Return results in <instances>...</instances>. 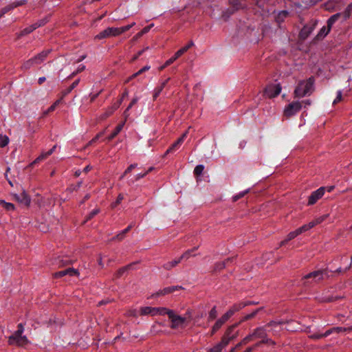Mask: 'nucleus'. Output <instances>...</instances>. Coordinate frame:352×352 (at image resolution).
Returning a JSON list of instances; mask_svg holds the SVG:
<instances>
[{"instance_id":"f257e3e1","label":"nucleus","mask_w":352,"mask_h":352,"mask_svg":"<svg viewBox=\"0 0 352 352\" xmlns=\"http://www.w3.org/2000/svg\"><path fill=\"white\" fill-rule=\"evenodd\" d=\"M314 77L300 81L294 90L295 96L302 98L306 95H310L314 90Z\"/></svg>"},{"instance_id":"f03ea898","label":"nucleus","mask_w":352,"mask_h":352,"mask_svg":"<svg viewBox=\"0 0 352 352\" xmlns=\"http://www.w3.org/2000/svg\"><path fill=\"white\" fill-rule=\"evenodd\" d=\"M17 328V330L9 337L8 344L10 345L23 346L28 344V340L25 336H23V333L24 331L23 324L22 323H19Z\"/></svg>"},{"instance_id":"7ed1b4c3","label":"nucleus","mask_w":352,"mask_h":352,"mask_svg":"<svg viewBox=\"0 0 352 352\" xmlns=\"http://www.w3.org/2000/svg\"><path fill=\"white\" fill-rule=\"evenodd\" d=\"M170 320V327L172 329H184L187 326V318L175 314L173 309H168L166 314Z\"/></svg>"},{"instance_id":"20e7f679","label":"nucleus","mask_w":352,"mask_h":352,"mask_svg":"<svg viewBox=\"0 0 352 352\" xmlns=\"http://www.w3.org/2000/svg\"><path fill=\"white\" fill-rule=\"evenodd\" d=\"M169 309L166 307H142L140 309V316H164L167 314Z\"/></svg>"},{"instance_id":"39448f33","label":"nucleus","mask_w":352,"mask_h":352,"mask_svg":"<svg viewBox=\"0 0 352 352\" xmlns=\"http://www.w3.org/2000/svg\"><path fill=\"white\" fill-rule=\"evenodd\" d=\"M326 275H327L326 270H317L306 274L304 279L307 280L305 283H318Z\"/></svg>"},{"instance_id":"423d86ee","label":"nucleus","mask_w":352,"mask_h":352,"mask_svg":"<svg viewBox=\"0 0 352 352\" xmlns=\"http://www.w3.org/2000/svg\"><path fill=\"white\" fill-rule=\"evenodd\" d=\"M302 103L299 101H295L287 104L284 109V115L289 118L294 116L300 111Z\"/></svg>"},{"instance_id":"0eeeda50","label":"nucleus","mask_w":352,"mask_h":352,"mask_svg":"<svg viewBox=\"0 0 352 352\" xmlns=\"http://www.w3.org/2000/svg\"><path fill=\"white\" fill-rule=\"evenodd\" d=\"M118 28L109 27L100 32L95 36V39L101 40L111 36H119Z\"/></svg>"},{"instance_id":"6e6552de","label":"nucleus","mask_w":352,"mask_h":352,"mask_svg":"<svg viewBox=\"0 0 352 352\" xmlns=\"http://www.w3.org/2000/svg\"><path fill=\"white\" fill-rule=\"evenodd\" d=\"M282 87L279 83L269 85L265 89V94L270 98H275L281 91Z\"/></svg>"},{"instance_id":"1a4fd4ad","label":"nucleus","mask_w":352,"mask_h":352,"mask_svg":"<svg viewBox=\"0 0 352 352\" xmlns=\"http://www.w3.org/2000/svg\"><path fill=\"white\" fill-rule=\"evenodd\" d=\"M325 192L324 187H320L316 190L311 192L308 198V206H312L315 204L322 197Z\"/></svg>"},{"instance_id":"9d476101","label":"nucleus","mask_w":352,"mask_h":352,"mask_svg":"<svg viewBox=\"0 0 352 352\" xmlns=\"http://www.w3.org/2000/svg\"><path fill=\"white\" fill-rule=\"evenodd\" d=\"M284 323L283 321H271L266 324L267 331L272 332L273 335L278 334L281 330V325Z\"/></svg>"},{"instance_id":"9b49d317","label":"nucleus","mask_w":352,"mask_h":352,"mask_svg":"<svg viewBox=\"0 0 352 352\" xmlns=\"http://www.w3.org/2000/svg\"><path fill=\"white\" fill-rule=\"evenodd\" d=\"M15 200H16L19 203L23 204L26 206H29L31 202V199L30 196L25 192V190H23V192L19 194H14L13 195Z\"/></svg>"},{"instance_id":"f8f14e48","label":"nucleus","mask_w":352,"mask_h":352,"mask_svg":"<svg viewBox=\"0 0 352 352\" xmlns=\"http://www.w3.org/2000/svg\"><path fill=\"white\" fill-rule=\"evenodd\" d=\"M234 327H230L227 330L226 335L221 338V342L218 343L219 345L221 346L223 349L225 348L232 339H234V336H230V333L234 329Z\"/></svg>"},{"instance_id":"ddd939ff","label":"nucleus","mask_w":352,"mask_h":352,"mask_svg":"<svg viewBox=\"0 0 352 352\" xmlns=\"http://www.w3.org/2000/svg\"><path fill=\"white\" fill-rule=\"evenodd\" d=\"M187 133L188 132H185L184 133H183V135L177 139V140L176 142H175L168 149H167V151H166V155H167L168 153H173L175 151H176L177 149H178V148L182 145V144L184 142V139L186 138V135H187Z\"/></svg>"},{"instance_id":"4468645a","label":"nucleus","mask_w":352,"mask_h":352,"mask_svg":"<svg viewBox=\"0 0 352 352\" xmlns=\"http://www.w3.org/2000/svg\"><path fill=\"white\" fill-rule=\"evenodd\" d=\"M51 50H45L34 56L33 57L34 63H36V65L41 64L47 58Z\"/></svg>"},{"instance_id":"2eb2a0df","label":"nucleus","mask_w":352,"mask_h":352,"mask_svg":"<svg viewBox=\"0 0 352 352\" xmlns=\"http://www.w3.org/2000/svg\"><path fill=\"white\" fill-rule=\"evenodd\" d=\"M179 289H184L183 287L179 286V285L167 287L164 288L163 289L159 290L156 293L155 295L157 296H164V295H166L168 294H171V293H173L175 291L179 290Z\"/></svg>"},{"instance_id":"dca6fc26","label":"nucleus","mask_w":352,"mask_h":352,"mask_svg":"<svg viewBox=\"0 0 352 352\" xmlns=\"http://www.w3.org/2000/svg\"><path fill=\"white\" fill-rule=\"evenodd\" d=\"M267 329L266 325L263 327H257L253 331V336L254 338H261L263 340L267 336Z\"/></svg>"},{"instance_id":"f3484780","label":"nucleus","mask_w":352,"mask_h":352,"mask_svg":"<svg viewBox=\"0 0 352 352\" xmlns=\"http://www.w3.org/2000/svg\"><path fill=\"white\" fill-rule=\"evenodd\" d=\"M120 105V102H115L111 107H108L104 113L101 115L100 119L104 120L107 118L109 117L113 113V112L119 108Z\"/></svg>"},{"instance_id":"a211bd4d","label":"nucleus","mask_w":352,"mask_h":352,"mask_svg":"<svg viewBox=\"0 0 352 352\" xmlns=\"http://www.w3.org/2000/svg\"><path fill=\"white\" fill-rule=\"evenodd\" d=\"M169 80L170 78H168L163 80L159 86L155 88L153 96L154 100H155L160 96V94H161V92L162 91V90L164 89Z\"/></svg>"},{"instance_id":"6ab92c4d","label":"nucleus","mask_w":352,"mask_h":352,"mask_svg":"<svg viewBox=\"0 0 352 352\" xmlns=\"http://www.w3.org/2000/svg\"><path fill=\"white\" fill-rule=\"evenodd\" d=\"M249 303H244V302H239L237 303L234 304L229 309L228 311L232 313V315L233 316L234 313L240 311L241 309H243L246 306H248Z\"/></svg>"},{"instance_id":"aec40b11","label":"nucleus","mask_w":352,"mask_h":352,"mask_svg":"<svg viewBox=\"0 0 352 352\" xmlns=\"http://www.w3.org/2000/svg\"><path fill=\"white\" fill-rule=\"evenodd\" d=\"M339 19H341L342 22H344V21H343V15L341 12H339V13H336L333 15H332L327 21V25H329V26H332L336 21H337Z\"/></svg>"},{"instance_id":"412c9836","label":"nucleus","mask_w":352,"mask_h":352,"mask_svg":"<svg viewBox=\"0 0 352 352\" xmlns=\"http://www.w3.org/2000/svg\"><path fill=\"white\" fill-rule=\"evenodd\" d=\"M125 124V121L119 124L115 129V130L107 137L109 141L112 140L123 129Z\"/></svg>"},{"instance_id":"4be33fe9","label":"nucleus","mask_w":352,"mask_h":352,"mask_svg":"<svg viewBox=\"0 0 352 352\" xmlns=\"http://www.w3.org/2000/svg\"><path fill=\"white\" fill-rule=\"evenodd\" d=\"M181 262V258H178L171 261H168L163 265L164 269L170 270L172 268L177 266Z\"/></svg>"},{"instance_id":"5701e85b","label":"nucleus","mask_w":352,"mask_h":352,"mask_svg":"<svg viewBox=\"0 0 352 352\" xmlns=\"http://www.w3.org/2000/svg\"><path fill=\"white\" fill-rule=\"evenodd\" d=\"M133 223H131L129 226H128L127 228L118 234L115 237H113V239H118L119 241L122 240L124 238L125 234L133 228Z\"/></svg>"},{"instance_id":"b1692460","label":"nucleus","mask_w":352,"mask_h":352,"mask_svg":"<svg viewBox=\"0 0 352 352\" xmlns=\"http://www.w3.org/2000/svg\"><path fill=\"white\" fill-rule=\"evenodd\" d=\"M194 45L193 41H190L186 45L182 47L180 50L175 52L176 56L180 57L182 54L186 52L190 47Z\"/></svg>"},{"instance_id":"393cba45","label":"nucleus","mask_w":352,"mask_h":352,"mask_svg":"<svg viewBox=\"0 0 352 352\" xmlns=\"http://www.w3.org/2000/svg\"><path fill=\"white\" fill-rule=\"evenodd\" d=\"M331 28V27L329 26V25H327V27L323 26L320 29V30L318 32V34H317V38H322L324 36H326L329 34V32H330Z\"/></svg>"},{"instance_id":"a878e982","label":"nucleus","mask_w":352,"mask_h":352,"mask_svg":"<svg viewBox=\"0 0 352 352\" xmlns=\"http://www.w3.org/2000/svg\"><path fill=\"white\" fill-rule=\"evenodd\" d=\"M80 79L76 80L72 84L65 90L62 91L63 97H65L68 94H69L74 88H76L79 84Z\"/></svg>"},{"instance_id":"bb28decb","label":"nucleus","mask_w":352,"mask_h":352,"mask_svg":"<svg viewBox=\"0 0 352 352\" xmlns=\"http://www.w3.org/2000/svg\"><path fill=\"white\" fill-rule=\"evenodd\" d=\"M233 258H229L224 261L217 262L214 265V270L219 271L226 267V263L229 261H232Z\"/></svg>"},{"instance_id":"cd10ccee","label":"nucleus","mask_w":352,"mask_h":352,"mask_svg":"<svg viewBox=\"0 0 352 352\" xmlns=\"http://www.w3.org/2000/svg\"><path fill=\"white\" fill-rule=\"evenodd\" d=\"M313 29L314 28L309 27L308 25L304 26L300 32V36L303 38H307L309 36V34L312 32Z\"/></svg>"},{"instance_id":"c85d7f7f","label":"nucleus","mask_w":352,"mask_h":352,"mask_svg":"<svg viewBox=\"0 0 352 352\" xmlns=\"http://www.w3.org/2000/svg\"><path fill=\"white\" fill-rule=\"evenodd\" d=\"M289 13L286 10L280 11L276 16V21L280 23L288 16Z\"/></svg>"},{"instance_id":"c756f323","label":"nucleus","mask_w":352,"mask_h":352,"mask_svg":"<svg viewBox=\"0 0 352 352\" xmlns=\"http://www.w3.org/2000/svg\"><path fill=\"white\" fill-rule=\"evenodd\" d=\"M35 27L33 24L30 25V26L24 28L23 30L21 31V32L19 34V37L25 36L31 32H32L34 30H35Z\"/></svg>"},{"instance_id":"7c9ffc66","label":"nucleus","mask_w":352,"mask_h":352,"mask_svg":"<svg viewBox=\"0 0 352 352\" xmlns=\"http://www.w3.org/2000/svg\"><path fill=\"white\" fill-rule=\"evenodd\" d=\"M352 12V3L348 5L346 8L344 10L343 12H341L343 15V21H346L351 15Z\"/></svg>"},{"instance_id":"2f4dec72","label":"nucleus","mask_w":352,"mask_h":352,"mask_svg":"<svg viewBox=\"0 0 352 352\" xmlns=\"http://www.w3.org/2000/svg\"><path fill=\"white\" fill-rule=\"evenodd\" d=\"M36 65V63H34V60L33 57L30 58L29 60L25 61L22 65V68L24 69H29L32 67Z\"/></svg>"},{"instance_id":"473e14b6","label":"nucleus","mask_w":352,"mask_h":352,"mask_svg":"<svg viewBox=\"0 0 352 352\" xmlns=\"http://www.w3.org/2000/svg\"><path fill=\"white\" fill-rule=\"evenodd\" d=\"M314 228L313 227V223H311V221L307 223V224H305L303 225L302 226L298 228L297 230V231L298 232L299 234L306 232V231H308L309 230H310L311 228Z\"/></svg>"},{"instance_id":"72a5a7b5","label":"nucleus","mask_w":352,"mask_h":352,"mask_svg":"<svg viewBox=\"0 0 352 352\" xmlns=\"http://www.w3.org/2000/svg\"><path fill=\"white\" fill-rule=\"evenodd\" d=\"M328 217H329V214H324L322 216L318 217L316 218L315 219L312 220L311 221V223H313V227L323 222Z\"/></svg>"},{"instance_id":"f704fd0d","label":"nucleus","mask_w":352,"mask_h":352,"mask_svg":"<svg viewBox=\"0 0 352 352\" xmlns=\"http://www.w3.org/2000/svg\"><path fill=\"white\" fill-rule=\"evenodd\" d=\"M50 155H47V152L42 153L38 157H36L31 164L30 166H32L34 164L38 163L41 161L46 159Z\"/></svg>"},{"instance_id":"c9c22d12","label":"nucleus","mask_w":352,"mask_h":352,"mask_svg":"<svg viewBox=\"0 0 352 352\" xmlns=\"http://www.w3.org/2000/svg\"><path fill=\"white\" fill-rule=\"evenodd\" d=\"M197 249V247H195L192 249L188 250L187 251H186L184 253H183L182 254V256L179 257V258H181V261L182 259H188L191 256L192 252L195 251Z\"/></svg>"},{"instance_id":"e433bc0d","label":"nucleus","mask_w":352,"mask_h":352,"mask_svg":"<svg viewBox=\"0 0 352 352\" xmlns=\"http://www.w3.org/2000/svg\"><path fill=\"white\" fill-rule=\"evenodd\" d=\"M135 25V22H133L131 23V24L129 25H125V26H122V27H120V28H118V30H119L118 32H119V35L122 34V33L129 30L131 28H133V26Z\"/></svg>"},{"instance_id":"4c0bfd02","label":"nucleus","mask_w":352,"mask_h":352,"mask_svg":"<svg viewBox=\"0 0 352 352\" xmlns=\"http://www.w3.org/2000/svg\"><path fill=\"white\" fill-rule=\"evenodd\" d=\"M9 138L6 135H0V147L3 148L9 143Z\"/></svg>"},{"instance_id":"58836bf2","label":"nucleus","mask_w":352,"mask_h":352,"mask_svg":"<svg viewBox=\"0 0 352 352\" xmlns=\"http://www.w3.org/2000/svg\"><path fill=\"white\" fill-rule=\"evenodd\" d=\"M131 265H128L126 266L120 268L116 272V277L120 278V276H122L126 271H128L131 268Z\"/></svg>"},{"instance_id":"ea45409f","label":"nucleus","mask_w":352,"mask_h":352,"mask_svg":"<svg viewBox=\"0 0 352 352\" xmlns=\"http://www.w3.org/2000/svg\"><path fill=\"white\" fill-rule=\"evenodd\" d=\"M25 1L23 0L22 1H20V2H16V3H14V6H8V7H6V8H3L2 10H1V16L3 14H4L5 13H6L7 12H8L9 10H10L11 9H12L14 7H16V6L23 5L25 3Z\"/></svg>"},{"instance_id":"a19ab883","label":"nucleus","mask_w":352,"mask_h":352,"mask_svg":"<svg viewBox=\"0 0 352 352\" xmlns=\"http://www.w3.org/2000/svg\"><path fill=\"white\" fill-rule=\"evenodd\" d=\"M261 309H256L255 311H254L253 312H252L251 314H247L245 315L241 320V322H244V321H246V320H248L250 319H252L254 317H255V316L258 314V312L260 311Z\"/></svg>"},{"instance_id":"79ce46f5","label":"nucleus","mask_w":352,"mask_h":352,"mask_svg":"<svg viewBox=\"0 0 352 352\" xmlns=\"http://www.w3.org/2000/svg\"><path fill=\"white\" fill-rule=\"evenodd\" d=\"M217 316V311L216 306H214L208 314V320H212L216 318Z\"/></svg>"},{"instance_id":"37998d69","label":"nucleus","mask_w":352,"mask_h":352,"mask_svg":"<svg viewBox=\"0 0 352 352\" xmlns=\"http://www.w3.org/2000/svg\"><path fill=\"white\" fill-rule=\"evenodd\" d=\"M138 166V164H131L123 173V174L120 177V179H122L128 173H131L133 169Z\"/></svg>"},{"instance_id":"c03bdc74","label":"nucleus","mask_w":352,"mask_h":352,"mask_svg":"<svg viewBox=\"0 0 352 352\" xmlns=\"http://www.w3.org/2000/svg\"><path fill=\"white\" fill-rule=\"evenodd\" d=\"M153 25L154 24L151 23V25L144 27L139 33H138L137 36L140 37L144 34H146L150 31L151 28H153Z\"/></svg>"},{"instance_id":"a18cd8bd","label":"nucleus","mask_w":352,"mask_h":352,"mask_svg":"<svg viewBox=\"0 0 352 352\" xmlns=\"http://www.w3.org/2000/svg\"><path fill=\"white\" fill-rule=\"evenodd\" d=\"M204 170V166L202 164H199L196 166V167L194 169V174L195 175L199 176L202 174L203 171Z\"/></svg>"},{"instance_id":"49530a36","label":"nucleus","mask_w":352,"mask_h":352,"mask_svg":"<svg viewBox=\"0 0 352 352\" xmlns=\"http://www.w3.org/2000/svg\"><path fill=\"white\" fill-rule=\"evenodd\" d=\"M138 98H133L131 103L129 104V105L128 106V107L126 108V109L125 110V111L124 112V116H125V118H126L128 116H129V114H128V111L132 108V107L137 102H138Z\"/></svg>"},{"instance_id":"de8ad7c7","label":"nucleus","mask_w":352,"mask_h":352,"mask_svg":"<svg viewBox=\"0 0 352 352\" xmlns=\"http://www.w3.org/2000/svg\"><path fill=\"white\" fill-rule=\"evenodd\" d=\"M232 316V313L228 310L219 320L224 324Z\"/></svg>"},{"instance_id":"09e8293b","label":"nucleus","mask_w":352,"mask_h":352,"mask_svg":"<svg viewBox=\"0 0 352 352\" xmlns=\"http://www.w3.org/2000/svg\"><path fill=\"white\" fill-rule=\"evenodd\" d=\"M222 350H223V348L221 347V346L219 345V344H217L214 346L208 349L207 350V352H221Z\"/></svg>"},{"instance_id":"8fccbe9b","label":"nucleus","mask_w":352,"mask_h":352,"mask_svg":"<svg viewBox=\"0 0 352 352\" xmlns=\"http://www.w3.org/2000/svg\"><path fill=\"white\" fill-rule=\"evenodd\" d=\"M299 234L297 230H295L294 231L290 232L286 236L287 240L289 241L294 239H295L296 236H298Z\"/></svg>"},{"instance_id":"3c124183","label":"nucleus","mask_w":352,"mask_h":352,"mask_svg":"<svg viewBox=\"0 0 352 352\" xmlns=\"http://www.w3.org/2000/svg\"><path fill=\"white\" fill-rule=\"evenodd\" d=\"M258 343H260V345L262 344H267L269 345H274L275 344V342L273 341L272 339L268 338L267 336L265 337V338H264L263 340H261V341H260Z\"/></svg>"},{"instance_id":"603ef678","label":"nucleus","mask_w":352,"mask_h":352,"mask_svg":"<svg viewBox=\"0 0 352 352\" xmlns=\"http://www.w3.org/2000/svg\"><path fill=\"white\" fill-rule=\"evenodd\" d=\"M67 275H69L70 276H79L78 271L74 268L67 269Z\"/></svg>"},{"instance_id":"864d4df0","label":"nucleus","mask_w":352,"mask_h":352,"mask_svg":"<svg viewBox=\"0 0 352 352\" xmlns=\"http://www.w3.org/2000/svg\"><path fill=\"white\" fill-rule=\"evenodd\" d=\"M47 22V20L46 19H43L33 23V25L35 27V29H37L38 28L44 25Z\"/></svg>"},{"instance_id":"5fc2aeb1","label":"nucleus","mask_w":352,"mask_h":352,"mask_svg":"<svg viewBox=\"0 0 352 352\" xmlns=\"http://www.w3.org/2000/svg\"><path fill=\"white\" fill-rule=\"evenodd\" d=\"M248 192V190H246L240 192L237 195L233 196V197H232L233 201H236L239 199L242 198Z\"/></svg>"},{"instance_id":"6e6d98bb","label":"nucleus","mask_w":352,"mask_h":352,"mask_svg":"<svg viewBox=\"0 0 352 352\" xmlns=\"http://www.w3.org/2000/svg\"><path fill=\"white\" fill-rule=\"evenodd\" d=\"M66 275H67V269L54 273V277L56 278H61V277H63L64 276H66Z\"/></svg>"},{"instance_id":"4d7b16f0","label":"nucleus","mask_w":352,"mask_h":352,"mask_svg":"<svg viewBox=\"0 0 352 352\" xmlns=\"http://www.w3.org/2000/svg\"><path fill=\"white\" fill-rule=\"evenodd\" d=\"M148 174V172H144V173H138L137 175H135L133 177V179L132 181V182H137L138 180H140V179L144 177L145 176H146Z\"/></svg>"},{"instance_id":"13d9d810","label":"nucleus","mask_w":352,"mask_h":352,"mask_svg":"<svg viewBox=\"0 0 352 352\" xmlns=\"http://www.w3.org/2000/svg\"><path fill=\"white\" fill-rule=\"evenodd\" d=\"M253 338H254L253 333L249 334L241 340V343H243V344L245 345L249 342H250Z\"/></svg>"},{"instance_id":"bf43d9fd","label":"nucleus","mask_w":352,"mask_h":352,"mask_svg":"<svg viewBox=\"0 0 352 352\" xmlns=\"http://www.w3.org/2000/svg\"><path fill=\"white\" fill-rule=\"evenodd\" d=\"M126 315L129 317H135L137 318L138 316V314L136 309H131L129 310Z\"/></svg>"},{"instance_id":"052dcab7","label":"nucleus","mask_w":352,"mask_h":352,"mask_svg":"<svg viewBox=\"0 0 352 352\" xmlns=\"http://www.w3.org/2000/svg\"><path fill=\"white\" fill-rule=\"evenodd\" d=\"M100 212V210L98 208H95L94 210H93L89 214V215L87 216V221L91 219V218H93L95 215H96L97 214H98Z\"/></svg>"},{"instance_id":"680f3d73","label":"nucleus","mask_w":352,"mask_h":352,"mask_svg":"<svg viewBox=\"0 0 352 352\" xmlns=\"http://www.w3.org/2000/svg\"><path fill=\"white\" fill-rule=\"evenodd\" d=\"M7 210H14L15 207L13 204L6 202L4 206H3Z\"/></svg>"},{"instance_id":"e2e57ef3","label":"nucleus","mask_w":352,"mask_h":352,"mask_svg":"<svg viewBox=\"0 0 352 352\" xmlns=\"http://www.w3.org/2000/svg\"><path fill=\"white\" fill-rule=\"evenodd\" d=\"M335 333H340L341 332L348 331V328L342 327H334Z\"/></svg>"},{"instance_id":"0e129e2a","label":"nucleus","mask_w":352,"mask_h":352,"mask_svg":"<svg viewBox=\"0 0 352 352\" xmlns=\"http://www.w3.org/2000/svg\"><path fill=\"white\" fill-rule=\"evenodd\" d=\"M123 199L124 197L122 194L118 195L116 202L113 204L112 206L116 207L117 205L120 204L121 201L123 200Z\"/></svg>"},{"instance_id":"69168bd1","label":"nucleus","mask_w":352,"mask_h":352,"mask_svg":"<svg viewBox=\"0 0 352 352\" xmlns=\"http://www.w3.org/2000/svg\"><path fill=\"white\" fill-rule=\"evenodd\" d=\"M179 57L178 56H176V54H175V55L171 57L170 58H169L168 60H167L166 61V65H171L172 63H173Z\"/></svg>"},{"instance_id":"338daca9","label":"nucleus","mask_w":352,"mask_h":352,"mask_svg":"<svg viewBox=\"0 0 352 352\" xmlns=\"http://www.w3.org/2000/svg\"><path fill=\"white\" fill-rule=\"evenodd\" d=\"M342 100V91L341 90H339L338 92H337V96L336 98V99L333 100V104H336L338 102H339L340 101H341Z\"/></svg>"},{"instance_id":"774afa93","label":"nucleus","mask_w":352,"mask_h":352,"mask_svg":"<svg viewBox=\"0 0 352 352\" xmlns=\"http://www.w3.org/2000/svg\"><path fill=\"white\" fill-rule=\"evenodd\" d=\"M310 338L315 340H318L324 338L323 333H314L310 336Z\"/></svg>"}]
</instances>
